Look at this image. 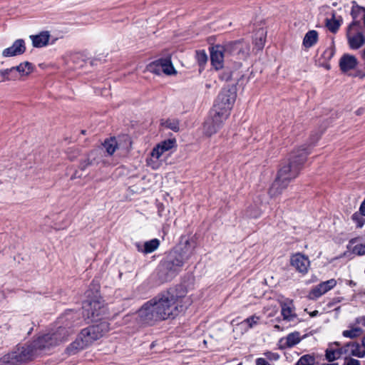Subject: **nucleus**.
I'll list each match as a JSON object with an SVG mask.
<instances>
[{
	"label": "nucleus",
	"mask_w": 365,
	"mask_h": 365,
	"mask_svg": "<svg viewBox=\"0 0 365 365\" xmlns=\"http://www.w3.org/2000/svg\"><path fill=\"white\" fill-rule=\"evenodd\" d=\"M76 178H81V175H78V172L76 171L74 174L71 176V179H75Z\"/></svg>",
	"instance_id": "864d4df0"
},
{
	"label": "nucleus",
	"mask_w": 365,
	"mask_h": 365,
	"mask_svg": "<svg viewBox=\"0 0 365 365\" xmlns=\"http://www.w3.org/2000/svg\"><path fill=\"white\" fill-rule=\"evenodd\" d=\"M16 79H17V74H14L11 68L0 71V82Z\"/></svg>",
	"instance_id": "f704fd0d"
},
{
	"label": "nucleus",
	"mask_w": 365,
	"mask_h": 365,
	"mask_svg": "<svg viewBox=\"0 0 365 365\" xmlns=\"http://www.w3.org/2000/svg\"><path fill=\"white\" fill-rule=\"evenodd\" d=\"M14 353L16 354V357L20 364L32 359L35 355L38 354L32 344L18 348Z\"/></svg>",
	"instance_id": "f3484780"
},
{
	"label": "nucleus",
	"mask_w": 365,
	"mask_h": 365,
	"mask_svg": "<svg viewBox=\"0 0 365 365\" xmlns=\"http://www.w3.org/2000/svg\"><path fill=\"white\" fill-rule=\"evenodd\" d=\"M108 330L109 324L107 321H102L83 329L77 339L66 348L67 353L70 355L75 354L102 337Z\"/></svg>",
	"instance_id": "20e7f679"
},
{
	"label": "nucleus",
	"mask_w": 365,
	"mask_h": 365,
	"mask_svg": "<svg viewBox=\"0 0 365 365\" xmlns=\"http://www.w3.org/2000/svg\"><path fill=\"white\" fill-rule=\"evenodd\" d=\"M363 333V330L360 327H351L349 330H344L342 332L343 336L349 339H355Z\"/></svg>",
	"instance_id": "c9c22d12"
},
{
	"label": "nucleus",
	"mask_w": 365,
	"mask_h": 365,
	"mask_svg": "<svg viewBox=\"0 0 365 365\" xmlns=\"http://www.w3.org/2000/svg\"><path fill=\"white\" fill-rule=\"evenodd\" d=\"M161 320L175 318L192 303L182 286L161 292L150 299Z\"/></svg>",
	"instance_id": "f257e3e1"
},
{
	"label": "nucleus",
	"mask_w": 365,
	"mask_h": 365,
	"mask_svg": "<svg viewBox=\"0 0 365 365\" xmlns=\"http://www.w3.org/2000/svg\"><path fill=\"white\" fill-rule=\"evenodd\" d=\"M261 215L259 210L257 209L254 212L248 210V215L251 217L257 218Z\"/></svg>",
	"instance_id": "de8ad7c7"
},
{
	"label": "nucleus",
	"mask_w": 365,
	"mask_h": 365,
	"mask_svg": "<svg viewBox=\"0 0 365 365\" xmlns=\"http://www.w3.org/2000/svg\"><path fill=\"white\" fill-rule=\"evenodd\" d=\"M33 330V327H31L30 329H29V331H28V334H30L31 332V331Z\"/></svg>",
	"instance_id": "bf43d9fd"
},
{
	"label": "nucleus",
	"mask_w": 365,
	"mask_h": 365,
	"mask_svg": "<svg viewBox=\"0 0 365 365\" xmlns=\"http://www.w3.org/2000/svg\"><path fill=\"white\" fill-rule=\"evenodd\" d=\"M136 314V321L141 325L153 326L162 321L150 299L138 310Z\"/></svg>",
	"instance_id": "423d86ee"
},
{
	"label": "nucleus",
	"mask_w": 365,
	"mask_h": 365,
	"mask_svg": "<svg viewBox=\"0 0 365 365\" xmlns=\"http://www.w3.org/2000/svg\"><path fill=\"white\" fill-rule=\"evenodd\" d=\"M341 22V17L339 16L338 19H336L335 16V13L333 12L331 14V18L326 19V26L331 32L336 33L339 30Z\"/></svg>",
	"instance_id": "cd10ccee"
},
{
	"label": "nucleus",
	"mask_w": 365,
	"mask_h": 365,
	"mask_svg": "<svg viewBox=\"0 0 365 365\" xmlns=\"http://www.w3.org/2000/svg\"><path fill=\"white\" fill-rule=\"evenodd\" d=\"M281 315L284 321L296 324L299 319L296 313V308L292 299H285L280 302Z\"/></svg>",
	"instance_id": "9b49d317"
},
{
	"label": "nucleus",
	"mask_w": 365,
	"mask_h": 365,
	"mask_svg": "<svg viewBox=\"0 0 365 365\" xmlns=\"http://www.w3.org/2000/svg\"><path fill=\"white\" fill-rule=\"evenodd\" d=\"M160 245V241L158 239H153L144 243L143 248H140L139 245H137L138 250L145 254H148L156 250Z\"/></svg>",
	"instance_id": "bb28decb"
},
{
	"label": "nucleus",
	"mask_w": 365,
	"mask_h": 365,
	"mask_svg": "<svg viewBox=\"0 0 365 365\" xmlns=\"http://www.w3.org/2000/svg\"><path fill=\"white\" fill-rule=\"evenodd\" d=\"M318 314H319V312L317 310H314V312H311L309 314V315L313 317L317 316Z\"/></svg>",
	"instance_id": "603ef678"
},
{
	"label": "nucleus",
	"mask_w": 365,
	"mask_h": 365,
	"mask_svg": "<svg viewBox=\"0 0 365 365\" xmlns=\"http://www.w3.org/2000/svg\"><path fill=\"white\" fill-rule=\"evenodd\" d=\"M301 339L302 338L300 336V333L298 331H294L289 334L285 338H282L281 341H284V344L287 347H292L299 344Z\"/></svg>",
	"instance_id": "c85d7f7f"
},
{
	"label": "nucleus",
	"mask_w": 365,
	"mask_h": 365,
	"mask_svg": "<svg viewBox=\"0 0 365 365\" xmlns=\"http://www.w3.org/2000/svg\"><path fill=\"white\" fill-rule=\"evenodd\" d=\"M11 68L14 74H17L18 78L21 76L29 75L34 70V66L30 62L25 61Z\"/></svg>",
	"instance_id": "5701e85b"
},
{
	"label": "nucleus",
	"mask_w": 365,
	"mask_h": 365,
	"mask_svg": "<svg viewBox=\"0 0 365 365\" xmlns=\"http://www.w3.org/2000/svg\"><path fill=\"white\" fill-rule=\"evenodd\" d=\"M274 328L278 331H282V329H281L280 326L278 324L274 325Z\"/></svg>",
	"instance_id": "6e6d98bb"
},
{
	"label": "nucleus",
	"mask_w": 365,
	"mask_h": 365,
	"mask_svg": "<svg viewBox=\"0 0 365 365\" xmlns=\"http://www.w3.org/2000/svg\"><path fill=\"white\" fill-rule=\"evenodd\" d=\"M148 70L156 74L163 72L167 75H171L175 72L170 58H160L150 63L148 65Z\"/></svg>",
	"instance_id": "9d476101"
},
{
	"label": "nucleus",
	"mask_w": 365,
	"mask_h": 365,
	"mask_svg": "<svg viewBox=\"0 0 365 365\" xmlns=\"http://www.w3.org/2000/svg\"><path fill=\"white\" fill-rule=\"evenodd\" d=\"M266 36L267 31L265 29L260 28L256 31L254 37L255 48L261 51L264 48Z\"/></svg>",
	"instance_id": "b1692460"
},
{
	"label": "nucleus",
	"mask_w": 365,
	"mask_h": 365,
	"mask_svg": "<svg viewBox=\"0 0 365 365\" xmlns=\"http://www.w3.org/2000/svg\"><path fill=\"white\" fill-rule=\"evenodd\" d=\"M70 160H73L74 159V157L69 156Z\"/></svg>",
	"instance_id": "052dcab7"
},
{
	"label": "nucleus",
	"mask_w": 365,
	"mask_h": 365,
	"mask_svg": "<svg viewBox=\"0 0 365 365\" xmlns=\"http://www.w3.org/2000/svg\"><path fill=\"white\" fill-rule=\"evenodd\" d=\"M351 251L358 255H365V242L356 245L352 247Z\"/></svg>",
	"instance_id": "79ce46f5"
},
{
	"label": "nucleus",
	"mask_w": 365,
	"mask_h": 365,
	"mask_svg": "<svg viewBox=\"0 0 365 365\" xmlns=\"http://www.w3.org/2000/svg\"><path fill=\"white\" fill-rule=\"evenodd\" d=\"M362 319L365 320V318H362ZM356 322H357V323H361V319H357Z\"/></svg>",
	"instance_id": "13d9d810"
},
{
	"label": "nucleus",
	"mask_w": 365,
	"mask_h": 365,
	"mask_svg": "<svg viewBox=\"0 0 365 365\" xmlns=\"http://www.w3.org/2000/svg\"><path fill=\"white\" fill-rule=\"evenodd\" d=\"M290 264L297 272L303 274L308 272L310 266L309 258L301 253H296L292 255Z\"/></svg>",
	"instance_id": "f8f14e48"
},
{
	"label": "nucleus",
	"mask_w": 365,
	"mask_h": 365,
	"mask_svg": "<svg viewBox=\"0 0 365 365\" xmlns=\"http://www.w3.org/2000/svg\"><path fill=\"white\" fill-rule=\"evenodd\" d=\"M235 97H236L235 93H230V96H229L230 100V99H235Z\"/></svg>",
	"instance_id": "5fc2aeb1"
},
{
	"label": "nucleus",
	"mask_w": 365,
	"mask_h": 365,
	"mask_svg": "<svg viewBox=\"0 0 365 365\" xmlns=\"http://www.w3.org/2000/svg\"><path fill=\"white\" fill-rule=\"evenodd\" d=\"M361 215V212H355L351 216V219L356 223L359 227H363L365 222V220Z\"/></svg>",
	"instance_id": "ea45409f"
},
{
	"label": "nucleus",
	"mask_w": 365,
	"mask_h": 365,
	"mask_svg": "<svg viewBox=\"0 0 365 365\" xmlns=\"http://www.w3.org/2000/svg\"><path fill=\"white\" fill-rule=\"evenodd\" d=\"M219 129V127H216L215 124H214L212 121H210L208 119H207L204 123L203 132L207 136H211L212 135L215 134Z\"/></svg>",
	"instance_id": "72a5a7b5"
},
{
	"label": "nucleus",
	"mask_w": 365,
	"mask_h": 365,
	"mask_svg": "<svg viewBox=\"0 0 365 365\" xmlns=\"http://www.w3.org/2000/svg\"><path fill=\"white\" fill-rule=\"evenodd\" d=\"M53 341V338L47 333L35 339L32 342V345L38 353V351H46L56 346V345Z\"/></svg>",
	"instance_id": "dca6fc26"
},
{
	"label": "nucleus",
	"mask_w": 365,
	"mask_h": 365,
	"mask_svg": "<svg viewBox=\"0 0 365 365\" xmlns=\"http://www.w3.org/2000/svg\"><path fill=\"white\" fill-rule=\"evenodd\" d=\"M361 345L364 348H365V336L363 337L362 340H361Z\"/></svg>",
	"instance_id": "4d7b16f0"
},
{
	"label": "nucleus",
	"mask_w": 365,
	"mask_h": 365,
	"mask_svg": "<svg viewBox=\"0 0 365 365\" xmlns=\"http://www.w3.org/2000/svg\"><path fill=\"white\" fill-rule=\"evenodd\" d=\"M32 41L34 47L41 48L46 46L50 38V34L48 31H41L38 34L30 36Z\"/></svg>",
	"instance_id": "4be33fe9"
},
{
	"label": "nucleus",
	"mask_w": 365,
	"mask_h": 365,
	"mask_svg": "<svg viewBox=\"0 0 365 365\" xmlns=\"http://www.w3.org/2000/svg\"><path fill=\"white\" fill-rule=\"evenodd\" d=\"M314 358L310 355L302 356L295 365H314Z\"/></svg>",
	"instance_id": "4c0bfd02"
},
{
	"label": "nucleus",
	"mask_w": 365,
	"mask_h": 365,
	"mask_svg": "<svg viewBox=\"0 0 365 365\" xmlns=\"http://www.w3.org/2000/svg\"><path fill=\"white\" fill-rule=\"evenodd\" d=\"M344 365H361L360 361L357 359L350 358L344 364Z\"/></svg>",
	"instance_id": "09e8293b"
},
{
	"label": "nucleus",
	"mask_w": 365,
	"mask_h": 365,
	"mask_svg": "<svg viewBox=\"0 0 365 365\" xmlns=\"http://www.w3.org/2000/svg\"><path fill=\"white\" fill-rule=\"evenodd\" d=\"M240 326V323L237 324L235 327L233 328V333L235 334V337L237 338L241 335H242L244 333H245L247 331H241L240 329H237V327Z\"/></svg>",
	"instance_id": "a18cd8bd"
},
{
	"label": "nucleus",
	"mask_w": 365,
	"mask_h": 365,
	"mask_svg": "<svg viewBox=\"0 0 365 365\" xmlns=\"http://www.w3.org/2000/svg\"><path fill=\"white\" fill-rule=\"evenodd\" d=\"M26 51L25 42L23 39L16 40L13 45L2 52V55L4 57H11L23 54Z\"/></svg>",
	"instance_id": "a211bd4d"
},
{
	"label": "nucleus",
	"mask_w": 365,
	"mask_h": 365,
	"mask_svg": "<svg viewBox=\"0 0 365 365\" xmlns=\"http://www.w3.org/2000/svg\"><path fill=\"white\" fill-rule=\"evenodd\" d=\"M359 212H361L362 216H365V199L360 205Z\"/></svg>",
	"instance_id": "3c124183"
},
{
	"label": "nucleus",
	"mask_w": 365,
	"mask_h": 365,
	"mask_svg": "<svg viewBox=\"0 0 365 365\" xmlns=\"http://www.w3.org/2000/svg\"><path fill=\"white\" fill-rule=\"evenodd\" d=\"M82 314L86 319L97 323L106 321L109 315L104 301L100 298L86 301L83 304Z\"/></svg>",
	"instance_id": "39448f33"
},
{
	"label": "nucleus",
	"mask_w": 365,
	"mask_h": 365,
	"mask_svg": "<svg viewBox=\"0 0 365 365\" xmlns=\"http://www.w3.org/2000/svg\"><path fill=\"white\" fill-rule=\"evenodd\" d=\"M187 240L183 246H179L171 251L160 262L159 265L158 277L161 282L170 281L182 269L185 262L192 255V250L188 247Z\"/></svg>",
	"instance_id": "7ed1b4c3"
},
{
	"label": "nucleus",
	"mask_w": 365,
	"mask_h": 365,
	"mask_svg": "<svg viewBox=\"0 0 365 365\" xmlns=\"http://www.w3.org/2000/svg\"><path fill=\"white\" fill-rule=\"evenodd\" d=\"M350 356L359 358L365 357V349L356 342H350Z\"/></svg>",
	"instance_id": "2f4dec72"
},
{
	"label": "nucleus",
	"mask_w": 365,
	"mask_h": 365,
	"mask_svg": "<svg viewBox=\"0 0 365 365\" xmlns=\"http://www.w3.org/2000/svg\"><path fill=\"white\" fill-rule=\"evenodd\" d=\"M318 40V34L316 31L312 30L308 31L303 39V45L306 48L313 46Z\"/></svg>",
	"instance_id": "c756f323"
},
{
	"label": "nucleus",
	"mask_w": 365,
	"mask_h": 365,
	"mask_svg": "<svg viewBox=\"0 0 365 365\" xmlns=\"http://www.w3.org/2000/svg\"><path fill=\"white\" fill-rule=\"evenodd\" d=\"M265 312H267V317H274L278 312L277 306H271L270 307L265 308Z\"/></svg>",
	"instance_id": "c03bdc74"
},
{
	"label": "nucleus",
	"mask_w": 365,
	"mask_h": 365,
	"mask_svg": "<svg viewBox=\"0 0 365 365\" xmlns=\"http://www.w3.org/2000/svg\"><path fill=\"white\" fill-rule=\"evenodd\" d=\"M256 365H270V364L265 359L259 358L256 360Z\"/></svg>",
	"instance_id": "8fccbe9b"
},
{
	"label": "nucleus",
	"mask_w": 365,
	"mask_h": 365,
	"mask_svg": "<svg viewBox=\"0 0 365 365\" xmlns=\"http://www.w3.org/2000/svg\"><path fill=\"white\" fill-rule=\"evenodd\" d=\"M175 144V140L169 139L165 140L162 142L160 144H158L157 147L153 150L151 155L153 157L159 159L165 151H168L172 148H173Z\"/></svg>",
	"instance_id": "412c9836"
},
{
	"label": "nucleus",
	"mask_w": 365,
	"mask_h": 365,
	"mask_svg": "<svg viewBox=\"0 0 365 365\" xmlns=\"http://www.w3.org/2000/svg\"><path fill=\"white\" fill-rule=\"evenodd\" d=\"M359 22L354 21L347 29L346 38L351 49H358L365 43V37L359 29Z\"/></svg>",
	"instance_id": "6e6552de"
},
{
	"label": "nucleus",
	"mask_w": 365,
	"mask_h": 365,
	"mask_svg": "<svg viewBox=\"0 0 365 365\" xmlns=\"http://www.w3.org/2000/svg\"><path fill=\"white\" fill-rule=\"evenodd\" d=\"M77 320H80L79 314L77 312L68 311L59 318L58 323L61 324L60 326L64 327H68V326L71 325V329H73V327L79 324Z\"/></svg>",
	"instance_id": "6ab92c4d"
},
{
	"label": "nucleus",
	"mask_w": 365,
	"mask_h": 365,
	"mask_svg": "<svg viewBox=\"0 0 365 365\" xmlns=\"http://www.w3.org/2000/svg\"><path fill=\"white\" fill-rule=\"evenodd\" d=\"M339 342L330 344L326 350V358L332 361L340 358V351H339Z\"/></svg>",
	"instance_id": "a878e982"
},
{
	"label": "nucleus",
	"mask_w": 365,
	"mask_h": 365,
	"mask_svg": "<svg viewBox=\"0 0 365 365\" xmlns=\"http://www.w3.org/2000/svg\"><path fill=\"white\" fill-rule=\"evenodd\" d=\"M236 365H242V362L237 364Z\"/></svg>",
	"instance_id": "e2e57ef3"
},
{
	"label": "nucleus",
	"mask_w": 365,
	"mask_h": 365,
	"mask_svg": "<svg viewBox=\"0 0 365 365\" xmlns=\"http://www.w3.org/2000/svg\"><path fill=\"white\" fill-rule=\"evenodd\" d=\"M329 52H330L331 56H332L333 55L332 51H329Z\"/></svg>",
	"instance_id": "680f3d73"
},
{
	"label": "nucleus",
	"mask_w": 365,
	"mask_h": 365,
	"mask_svg": "<svg viewBox=\"0 0 365 365\" xmlns=\"http://www.w3.org/2000/svg\"><path fill=\"white\" fill-rule=\"evenodd\" d=\"M357 58L351 54L344 53L339 59V67L340 70L344 73L354 70L358 65Z\"/></svg>",
	"instance_id": "2eb2a0df"
},
{
	"label": "nucleus",
	"mask_w": 365,
	"mask_h": 365,
	"mask_svg": "<svg viewBox=\"0 0 365 365\" xmlns=\"http://www.w3.org/2000/svg\"><path fill=\"white\" fill-rule=\"evenodd\" d=\"M91 163H91V161L90 160V159H89V158H88V159H86V160H83V161L81 162L80 165H79V168H80L81 170H86V168L88 165H91Z\"/></svg>",
	"instance_id": "49530a36"
},
{
	"label": "nucleus",
	"mask_w": 365,
	"mask_h": 365,
	"mask_svg": "<svg viewBox=\"0 0 365 365\" xmlns=\"http://www.w3.org/2000/svg\"><path fill=\"white\" fill-rule=\"evenodd\" d=\"M336 285V281L334 279L323 282L315 286L309 292L310 299H317L322 296Z\"/></svg>",
	"instance_id": "4468645a"
},
{
	"label": "nucleus",
	"mask_w": 365,
	"mask_h": 365,
	"mask_svg": "<svg viewBox=\"0 0 365 365\" xmlns=\"http://www.w3.org/2000/svg\"><path fill=\"white\" fill-rule=\"evenodd\" d=\"M308 154L309 152L304 146L292 153L289 162L279 170L277 176L269 191L270 196L275 197L280 195L287 187L290 181L298 176Z\"/></svg>",
	"instance_id": "f03ea898"
},
{
	"label": "nucleus",
	"mask_w": 365,
	"mask_h": 365,
	"mask_svg": "<svg viewBox=\"0 0 365 365\" xmlns=\"http://www.w3.org/2000/svg\"><path fill=\"white\" fill-rule=\"evenodd\" d=\"M226 91H223L217 97V101H221V103H217L215 105L214 114L207 119L212 121L216 127L222 128L223 123L228 117L227 103H228V96Z\"/></svg>",
	"instance_id": "0eeeda50"
},
{
	"label": "nucleus",
	"mask_w": 365,
	"mask_h": 365,
	"mask_svg": "<svg viewBox=\"0 0 365 365\" xmlns=\"http://www.w3.org/2000/svg\"><path fill=\"white\" fill-rule=\"evenodd\" d=\"M196 58L200 67L202 69L207 61V56L205 51H197Z\"/></svg>",
	"instance_id": "e433bc0d"
},
{
	"label": "nucleus",
	"mask_w": 365,
	"mask_h": 365,
	"mask_svg": "<svg viewBox=\"0 0 365 365\" xmlns=\"http://www.w3.org/2000/svg\"><path fill=\"white\" fill-rule=\"evenodd\" d=\"M223 53L220 46L212 47L210 51L211 63L216 70L223 67Z\"/></svg>",
	"instance_id": "aec40b11"
},
{
	"label": "nucleus",
	"mask_w": 365,
	"mask_h": 365,
	"mask_svg": "<svg viewBox=\"0 0 365 365\" xmlns=\"http://www.w3.org/2000/svg\"><path fill=\"white\" fill-rule=\"evenodd\" d=\"M14 352L9 353L0 359V365H19V362Z\"/></svg>",
	"instance_id": "473e14b6"
},
{
	"label": "nucleus",
	"mask_w": 365,
	"mask_h": 365,
	"mask_svg": "<svg viewBox=\"0 0 365 365\" xmlns=\"http://www.w3.org/2000/svg\"><path fill=\"white\" fill-rule=\"evenodd\" d=\"M73 330L71 329V325L68 327L58 326L56 329L48 332V334L53 338L56 346L68 340V336L72 334Z\"/></svg>",
	"instance_id": "ddd939ff"
},
{
	"label": "nucleus",
	"mask_w": 365,
	"mask_h": 365,
	"mask_svg": "<svg viewBox=\"0 0 365 365\" xmlns=\"http://www.w3.org/2000/svg\"><path fill=\"white\" fill-rule=\"evenodd\" d=\"M250 50L249 43L242 39L230 43V56L238 60L247 59Z\"/></svg>",
	"instance_id": "1a4fd4ad"
},
{
	"label": "nucleus",
	"mask_w": 365,
	"mask_h": 365,
	"mask_svg": "<svg viewBox=\"0 0 365 365\" xmlns=\"http://www.w3.org/2000/svg\"><path fill=\"white\" fill-rule=\"evenodd\" d=\"M359 13H362L364 23L365 25V9L364 8L359 7L356 10L353 9L351 11V16L354 19H356L357 17V14H359Z\"/></svg>",
	"instance_id": "37998d69"
},
{
	"label": "nucleus",
	"mask_w": 365,
	"mask_h": 365,
	"mask_svg": "<svg viewBox=\"0 0 365 365\" xmlns=\"http://www.w3.org/2000/svg\"><path fill=\"white\" fill-rule=\"evenodd\" d=\"M103 145L109 155H112L118 147V144L115 138H110L109 139H106L104 141Z\"/></svg>",
	"instance_id": "7c9ffc66"
},
{
	"label": "nucleus",
	"mask_w": 365,
	"mask_h": 365,
	"mask_svg": "<svg viewBox=\"0 0 365 365\" xmlns=\"http://www.w3.org/2000/svg\"><path fill=\"white\" fill-rule=\"evenodd\" d=\"M350 342L346 344L344 346H339V351H340V357L344 356L346 358L347 356H350Z\"/></svg>",
	"instance_id": "a19ab883"
},
{
	"label": "nucleus",
	"mask_w": 365,
	"mask_h": 365,
	"mask_svg": "<svg viewBox=\"0 0 365 365\" xmlns=\"http://www.w3.org/2000/svg\"><path fill=\"white\" fill-rule=\"evenodd\" d=\"M166 128H170V130L177 132L179 130V121L178 120L173 119L167 120L165 123H163Z\"/></svg>",
	"instance_id": "58836bf2"
},
{
	"label": "nucleus",
	"mask_w": 365,
	"mask_h": 365,
	"mask_svg": "<svg viewBox=\"0 0 365 365\" xmlns=\"http://www.w3.org/2000/svg\"><path fill=\"white\" fill-rule=\"evenodd\" d=\"M259 317L252 315L250 317H248L247 319L241 322L237 329H240L241 331H248L250 329H252L257 325L259 323Z\"/></svg>",
	"instance_id": "393cba45"
}]
</instances>
